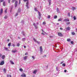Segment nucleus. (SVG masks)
<instances>
[{"label":"nucleus","instance_id":"35","mask_svg":"<svg viewBox=\"0 0 77 77\" xmlns=\"http://www.w3.org/2000/svg\"><path fill=\"white\" fill-rule=\"evenodd\" d=\"M20 44L19 43H18L17 44V47H19L20 46Z\"/></svg>","mask_w":77,"mask_h":77},{"label":"nucleus","instance_id":"11","mask_svg":"<svg viewBox=\"0 0 77 77\" xmlns=\"http://www.w3.org/2000/svg\"><path fill=\"white\" fill-rule=\"evenodd\" d=\"M10 62L11 63V64H12V65H14V63H13V62H12V60H10Z\"/></svg>","mask_w":77,"mask_h":77},{"label":"nucleus","instance_id":"10","mask_svg":"<svg viewBox=\"0 0 77 77\" xmlns=\"http://www.w3.org/2000/svg\"><path fill=\"white\" fill-rule=\"evenodd\" d=\"M27 56H25V57H23V58L24 60H26L27 59Z\"/></svg>","mask_w":77,"mask_h":77},{"label":"nucleus","instance_id":"55","mask_svg":"<svg viewBox=\"0 0 77 77\" xmlns=\"http://www.w3.org/2000/svg\"><path fill=\"white\" fill-rule=\"evenodd\" d=\"M33 26H35V23H33Z\"/></svg>","mask_w":77,"mask_h":77},{"label":"nucleus","instance_id":"19","mask_svg":"<svg viewBox=\"0 0 77 77\" xmlns=\"http://www.w3.org/2000/svg\"><path fill=\"white\" fill-rule=\"evenodd\" d=\"M77 18H76V17H75V16H74L73 17V19L74 20H75Z\"/></svg>","mask_w":77,"mask_h":77},{"label":"nucleus","instance_id":"41","mask_svg":"<svg viewBox=\"0 0 77 77\" xmlns=\"http://www.w3.org/2000/svg\"><path fill=\"white\" fill-rule=\"evenodd\" d=\"M36 42H37V43L38 44H40V42L38 41H37Z\"/></svg>","mask_w":77,"mask_h":77},{"label":"nucleus","instance_id":"33","mask_svg":"<svg viewBox=\"0 0 77 77\" xmlns=\"http://www.w3.org/2000/svg\"><path fill=\"white\" fill-rule=\"evenodd\" d=\"M15 1H16V0H12L11 1V2H12V3H14Z\"/></svg>","mask_w":77,"mask_h":77},{"label":"nucleus","instance_id":"9","mask_svg":"<svg viewBox=\"0 0 77 77\" xmlns=\"http://www.w3.org/2000/svg\"><path fill=\"white\" fill-rule=\"evenodd\" d=\"M3 5L4 6H6V2H3Z\"/></svg>","mask_w":77,"mask_h":77},{"label":"nucleus","instance_id":"42","mask_svg":"<svg viewBox=\"0 0 77 77\" xmlns=\"http://www.w3.org/2000/svg\"><path fill=\"white\" fill-rule=\"evenodd\" d=\"M49 5H51V1H48Z\"/></svg>","mask_w":77,"mask_h":77},{"label":"nucleus","instance_id":"39","mask_svg":"<svg viewBox=\"0 0 77 77\" xmlns=\"http://www.w3.org/2000/svg\"><path fill=\"white\" fill-rule=\"evenodd\" d=\"M62 65H63V66H65V64L64 63Z\"/></svg>","mask_w":77,"mask_h":77},{"label":"nucleus","instance_id":"27","mask_svg":"<svg viewBox=\"0 0 77 77\" xmlns=\"http://www.w3.org/2000/svg\"><path fill=\"white\" fill-rule=\"evenodd\" d=\"M26 40V38H22V41H24Z\"/></svg>","mask_w":77,"mask_h":77},{"label":"nucleus","instance_id":"63","mask_svg":"<svg viewBox=\"0 0 77 77\" xmlns=\"http://www.w3.org/2000/svg\"><path fill=\"white\" fill-rule=\"evenodd\" d=\"M39 24V23H38V22L37 23V25H38Z\"/></svg>","mask_w":77,"mask_h":77},{"label":"nucleus","instance_id":"61","mask_svg":"<svg viewBox=\"0 0 77 77\" xmlns=\"http://www.w3.org/2000/svg\"><path fill=\"white\" fill-rule=\"evenodd\" d=\"M9 39H8V40H7V41H8V42H9Z\"/></svg>","mask_w":77,"mask_h":77},{"label":"nucleus","instance_id":"36","mask_svg":"<svg viewBox=\"0 0 77 77\" xmlns=\"http://www.w3.org/2000/svg\"><path fill=\"white\" fill-rule=\"evenodd\" d=\"M50 17H51V16L50 15H48V18H50Z\"/></svg>","mask_w":77,"mask_h":77},{"label":"nucleus","instance_id":"31","mask_svg":"<svg viewBox=\"0 0 77 77\" xmlns=\"http://www.w3.org/2000/svg\"><path fill=\"white\" fill-rule=\"evenodd\" d=\"M34 27H35V29H38V26H36V25L35 26H34Z\"/></svg>","mask_w":77,"mask_h":77},{"label":"nucleus","instance_id":"38","mask_svg":"<svg viewBox=\"0 0 77 77\" xmlns=\"http://www.w3.org/2000/svg\"><path fill=\"white\" fill-rule=\"evenodd\" d=\"M17 12H18V13H20V9H18Z\"/></svg>","mask_w":77,"mask_h":77},{"label":"nucleus","instance_id":"49","mask_svg":"<svg viewBox=\"0 0 77 77\" xmlns=\"http://www.w3.org/2000/svg\"><path fill=\"white\" fill-rule=\"evenodd\" d=\"M46 24V23L45 22H43V24Z\"/></svg>","mask_w":77,"mask_h":77},{"label":"nucleus","instance_id":"54","mask_svg":"<svg viewBox=\"0 0 77 77\" xmlns=\"http://www.w3.org/2000/svg\"><path fill=\"white\" fill-rule=\"evenodd\" d=\"M19 4L20 5V3H21V0H19Z\"/></svg>","mask_w":77,"mask_h":77},{"label":"nucleus","instance_id":"8","mask_svg":"<svg viewBox=\"0 0 77 77\" xmlns=\"http://www.w3.org/2000/svg\"><path fill=\"white\" fill-rule=\"evenodd\" d=\"M71 30V28L68 27L66 28V30Z\"/></svg>","mask_w":77,"mask_h":77},{"label":"nucleus","instance_id":"45","mask_svg":"<svg viewBox=\"0 0 77 77\" xmlns=\"http://www.w3.org/2000/svg\"><path fill=\"white\" fill-rule=\"evenodd\" d=\"M38 15L39 17H41V14L40 13V12H38Z\"/></svg>","mask_w":77,"mask_h":77},{"label":"nucleus","instance_id":"12","mask_svg":"<svg viewBox=\"0 0 77 77\" xmlns=\"http://www.w3.org/2000/svg\"><path fill=\"white\" fill-rule=\"evenodd\" d=\"M75 9H76L74 7H73L72 8V9L73 10V11H74V10H75Z\"/></svg>","mask_w":77,"mask_h":77},{"label":"nucleus","instance_id":"20","mask_svg":"<svg viewBox=\"0 0 77 77\" xmlns=\"http://www.w3.org/2000/svg\"><path fill=\"white\" fill-rule=\"evenodd\" d=\"M28 5H29V0H28L27 2L26 3V6Z\"/></svg>","mask_w":77,"mask_h":77},{"label":"nucleus","instance_id":"44","mask_svg":"<svg viewBox=\"0 0 77 77\" xmlns=\"http://www.w3.org/2000/svg\"><path fill=\"white\" fill-rule=\"evenodd\" d=\"M68 16H69V17H70V13H69L68 14Z\"/></svg>","mask_w":77,"mask_h":77},{"label":"nucleus","instance_id":"1","mask_svg":"<svg viewBox=\"0 0 77 77\" xmlns=\"http://www.w3.org/2000/svg\"><path fill=\"white\" fill-rule=\"evenodd\" d=\"M4 64H5V61H2L0 63V65H3Z\"/></svg>","mask_w":77,"mask_h":77},{"label":"nucleus","instance_id":"37","mask_svg":"<svg viewBox=\"0 0 77 77\" xmlns=\"http://www.w3.org/2000/svg\"><path fill=\"white\" fill-rule=\"evenodd\" d=\"M72 35H75V33H74V32H72Z\"/></svg>","mask_w":77,"mask_h":77},{"label":"nucleus","instance_id":"52","mask_svg":"<svg viewBox=\"0 0 77 77\" xmlns=\"http://www.w3.org/2000/svg\"><path fill=\"white\" fill-rule=\"evenodd\" d=\"M12 45H13V47H15V45H14V44Z\"/></svg>","mask_w":77,"mask_h":77},{"label":"nucleus","instance_id":"34","mask_svg":"<svg viewBox=\"0 0 77 77\" xmlns=\"http://www.w3.org/2000/svg\"><path fill=\"white\" fill-rule=\"evenodd\" d=\"M34 9L35 11H38V10H37V8H34Z\"/></svg>","mask_w":77,"mask_h":77},{"label":"nucleus","instance_id":"29","mask_svg":"<svg viewBox=\"0 0 77 77\" xmlns=\"http://www.w3.org/2000/svg\"><path fill=\"white\" fill-rule=\"evenodd\" d=\"M57 12H59V8H57Z\"/></svg>","mask_w":77,"mask_h":77},{"label":"nucleus","instance_id":"7","mask_svg":"<svg viewBox=\"0 0 77 77\" xmlns=\"http://www.w3.org/2000/svg\"><path fill=\"white\" fill-rule=\"evenodd\" d=\"M22 77H26V75L25 73H23V74L21 75Z\"/></svg>","mask_w":77,"mask_h":77},{"label":"nucleus","instance_id":"64","mask_svg":"<svg viewBox=\"0 0 77 77\" xmlns=\"http://www.w3.org/2000/svg\"><path fill=\"white\" fill-rule=\"evenodd\" d=\"M18 39H20V37H18Z\"/></svg>","mask_w":77,"mask_h":77},{"label":"nucleus","instance_id":"21","mask_svg":"<svg viewBox=\"0 0 77 77\" xmlns=\"http://www.w3.org/2000/svg\"><path fill=\"white\" fill-rule=\"evenodd\" d=\"M69 24H70V22H67L66 23V24L67 25H69Z\"/></svg>","mask_w":77,"mask_h":77},{"label":"nucleus","instance_id":"4","mask_svg":"<svg viewBox=\"0 0 77 77\" xmlns=\"http://www.w3.org/2000/svg\"><path fill=\"white\" fill-rule=\"evenodd\" d=\"M3 9L1 8L0 10V15H2V14H3Z\"/></svg>","mask_w":77,"mask_h":77},{"label":"nucleus","instance_id":"58","mask_svg":"<svg viewBox=\"0 0 77 77\" xmlns=\"http://www.w3.org/2000/svg\"><path fill=\"white\" fill-rule=\"evenodd\" d=\"M18 13H16L15 16H17V15H18Z\"/></svg>","mask_w":77,"mask_h":77},{"label":"nucleus","instance_id":"15","mask_svg":"<svg viewBox=\"0 0 77 77\" xmlns=\"http://www.w3.org/2000/svg\"><path fill=\"white\" fill-rule=\"evenodd\" d=\"M36 72H37V70H34V71L33 72V74H36Z\"/></svg>","mask_w":77,"mask_h":77},{"label":"nucleus","instance_id":"62","mask_svg":"<svg viewBox=\"0 0 77 77\" xmlns=\"http://www.w3.org/2000/svg\"><path fill=\"white\" fill-rule=\"evenodd\" d=\"M42 30L43 32H44V30H43V29H42Z\"/></svg>","mask_w":77,"mask_h":77},{"label":"nucleus","instance_id":"16","mask_svg":"<svg viewBox=\"0 0 77 77\" xmlns=\"http://www.w3.org/2000/svg\"><path fill=\"white\" fill-rule=\"evenodd\" d=\"M67 41L68 42H69V41H71V39L70 38H68L67 39Z\"/></svg>","mask_w":77,"mask_h":77},{"label":"nucleus","instance_id":"22","mask_svg":"<svg viewBox=\"0 0 77 77\" xmlns=\"http://www.w3.org/2000/svg\"><path fill=\"white\" fill-rule=\"evenodd\" d=\"M7 11H8V9L7 8H6L5 11V13L6 14L7 13Z\"/></svg>","mask_w":77,"mask_h":77},{"label":"nucleus","instance_id":"13","mask_svg":"<svg viewBox=\"0 0 77 77\" xmlns=\"http://www.w3.org/2000/svg\"><path fill=\"white\" fill-rule=\"evenodd\" d=\"M11 51L12 52V53H16V52H17V50H15V51L12 50Z\"/></svg>","mask_w":77,"mask_h":77},{"label":"nucleus","instance_id":"60","mask_svg":"<svg viewBox=\"0 0 77 77\" xmlns=\"http://www.w3.org/2000/svg\"><path fill=\"white\" fill-rule=\"evenodd\" d=\"M24 1V2H26V1H27H27L28 0H23Z\"/></svg>","mask_w":77,"mask_h":77},{"label":"nucleus","instance_id":"53","mask_svg":"<svg viewBox=\"0 0 77 77\" xmlns=\"http://www.w3.org/2000/svg\"><path fill=\"white\" fill-rule=\"evenodd\" d=\"M66 71H67L66 70H65L64 71V72H66Z\"/></svg>","mask_w":77,"mask_h":77},{"label":"nucleus","instance_id":"5","mask_svg":"<svg viewBox=\"0 0 77 77\" xmlns=\"http://www.w3.org/2000/svg\"><path fill=\"white\" fill-rule=\"evenodd\" d=\"M63 21H65V22H66V21H69V19L66 18L64 19Z\"/></svg>","mask_w":77,"mask_h":77},{"label":"nucleus","instance_id":"26","mask_svg":"<svg viewBox=\"0 0 77 77\" xmlns=\"http://www.w3.org/2000/svg\"><path fill=\"white\" fill-rule=\"evenodd\" d=\"M57 18V16H55L54 17V19H56V18Z\"/></svg>","mask_w":77,"mask_h":77},{"label":"nucleus","instance_id":"28","mask_svg":"<svg viewBox=\"0 0 77 77\" xmlns=\"http://www.w3.org/2000/svg\"><path fill=\"white\" fill-rule=\"evenodd\" d=\"M7 77H12V76H11V75H8Z\"/></svg>","mask_w":77,"mask_h":77},{"label":"nucleus","instance_id":"43","mask_svg":"<svg viewBox=\"0 0 77 77\" xmlns=\"http://www.w3.org/2000/svg\"><path fill=\"white\" fill-rule=\"evenodd\" d=\"M32 57L33 59H35V57L34 56H32Z\"/></svg>","mask_w":77,"mask_h":77},{"label":"nucleus","instance_id":"14","mask_svg":"<svg viewBox=\"0 0 77 77\" xmlns=\"http://www.w3.org/2000/svg\"><path fill=\"white\" fill-rule=\"evenodd\" d=\"M5 55H2V59H5Z\"/></svg>","mask_w":77,"mask_h":77},{"label":"nucleus","instance_id":"24","mask_svg":"<svg viewBox=\"0 0 77 77\" xmlns=\"http://www.w3.org/2000/svg\"><path fill=\"white\" fill-rule=\"evenodd\" d=\"M11 43H9L8 44V46L9 47H10V46H11Z\"/></svg>","mask_w":77,"mask_h":77},{"label":"nucleus","instance_id":"2","mask_svg":"<svg viewBox=\"0 0 77 77\" xmlns=\"http://www.w3.org/2000/svg\"><path fill=\"white\" fill-rule=\"evenodd\" d=\"M40 51L41 53L43 52L42 51V46H41L40 47Z\"/></svg>","mask_w":77,"mask_h":77},{"label":"nucleus","instance_id":"40","mask_svg":"<svg viewBox=\"0 0 77 77\" xmlns=\"http://www.w3.org/2000/svg\"><path fill=\"white\" fill-rule=\"evenodd\" d=\"M24 32H22V34H23V36H24L25 35V34H24Z\"/></svg>","mask_w":77,"mask_h":77},{"label":"nucleus","instance_id":"32","mask_svg":"<svg viewBox=\"0 0 77 77\" xmlns=\"http://www.w3.org/2000/svg\"><path fill=\"white\" fill-rule=\"evenodd\" d=\"M4 1V0H0V3H1L2 2H3Z\"/></svg>","mask_w":77,"mask_h":77},{"label":"nucleus","instance_id":"48","mask_svg":"<svg viewBox=\"0 0 77 77\" xmlns=\"http://www.w3.org/2000/svg\"><path fill=\"white\" fill-rule=\"evenodd\" d=\"M8 3H10L11 2V0H8Z\"/></svg>","mask_w":77,"mask_h":77},{"label":"nucleus","instance_id":"50","mask_svg":"<svg viewBox=\"0 0 77 77\" xmlns=\"http://www.w3.org/2000/svg\"><path fill=\"white\" fill-rule=\"evenodd\" d=\"M60 30H63V28L61 27L60 28Z\"/></svg>","mask_w":77,"mask_h":77},{"label":"nucleus","instance_id":"30","mask_svg":"<svg viewBox=\"0 0 77 77\" xmlns=\"http://www.w3.org/2000/svg\"><path fill=\"white\" fill-rule=\"evenodd\" d=\"M7 18L8 16H6L4 17V18H5V19H6V18Z\"/></svg>","mask_w":77,"mask_h":77},{"label":"nucleus","instance_id":"25","mask_svg":"<svg viewBox=\"0 0 77 77\" xmlns=\"http://www.w3.org/2000/svg\"><path fill=\"white\" fill-rule=\"evenodd\" d=\"M33 40H34V41L35 42H36L37 41H36V39H35V38H33Z\"/></svg>","mask_w":77,"mask_h":77},{"label":"nucleus","instance_id":"23","mask_svg":"<svg viewBox=\"0 0 77 77\" xmlns=\"http://www.w3.org/2000/svg\"><path fill=\"white\" fill-rule=\"evenodd\" d=\"M3 71H4V72H5V73H6V69L4 68L3 69Z\"/></svg>","mask_w":77,"mask_h":77},{"label":"nucleus","instance_id":"3","mask_svg":"<svg viewBox=\"0 0 77 77\" xmlns=\"http://www.w3.org/2000/svg\"><path fill=\"white\" fill-rule=\"evenodd\" d=\"M58 35L59 36H63V35H62V34L60 32H58Z\"/></svg>","mask_w":77,"mask_h":77},{"label":"nucleus","instance_id":"51","mask_svg":"<svg viewBox=\"0 0 77 77\" xmlns=\"http://www.w3.org/2000/svg\"><path fill=\"white\" fill-rule=\"evenodd\" d=\"M2 54H0V57H2Z\"/></svg>","mask_w":77,"mask_h":77},{"label":"nucleus","instance_id":"46","mask_svg":"<svg viewBox=\"0 0 77 77\" xmlns=\"http://www.w3.org/2000/svg\"><path fill=\"white\" fill-rule=\"evenodd\" d=\"M5 50H8V48H5Z\"/></svg>","mask_w":77,"mask_h":77},{"label":"nucleus","instance_id":"18","mask_svg":"<svg viewBox=\"0 0 77 77\" xmlns=\"http://www.w3.org/2000/svg\"><path fill=\"white\" fill-rule=\"evenodd\" d=\"M62 19L61 18H60V19H59L58 20V21H62Z\"/></svg>","mask_w":77,"mask_h":77},{"label":"nucleus","instance_id":"47","mask_svg":"<svg viewBox=\"0 0 77 77\" xmlns=\"http://www.w3.org/2000/svg\"><path fill=\"white\" fill-rule=\"evenodd\" d=\"M71 43L72 44H74V42L73 41H71Z\"/></svg>","mask_w":77,"mask_h":77},{"label":"nucleus","instance_id":"6","mask_svg":"<svg viewBox=\"0 0 77 77\" xmlns=\"http://www.w3.org/2000/svg\"><path fill=\"white\" fill-rule=\"evenodd\" d=\"M18 3V1H16L15 2V7H17V6L18 5V4H17Z\"/></svg>","mask_w":77,"mask_h":77},{"label":"nucleus","instance_id":"56","mask_svg":"<svg viewBox=\"0 0 77 77\" xmlns=\"http://www.w3.org/2000/svg\"><path fill=\"white\" fill-rule=\"evenodd\" d=\"M27 54H28V53H26L25 54V55H27Z\"/></svg>","mask_w":77,"mask_h":77},{"label":"nucleus","instance_id":"57","mask_svg":"<svg viewBox=\"0 0 77 77\" xmlns=\"http://www.w3.org/2000/svg\"><path fill=\"white\" fill-rule=\"evenodd\" d=\"M26 7H27V9H29V7H28V5L27 6L26 5Z\"/></svg>","mask_w":77,"mask_h":77},{"label":"nucleus","instance_id":"59","mask_svg":"<svg viewBox=\"0 0 77 77\" xmlns=\"http://www.w3.org/2000/svg\"><path fill=\"white\" fill-rule=\"evenodd\" d=\"M42 34L43 35H45V34L44 33H43V32H42Z\"/></svg>","mask_w":77,"mask_h":77},{"label":"nucleus","instance_id":"17","mask_svg":"<svg viewBox=\"0 0 77 77\" xmlns=\"http://www.w3.org/2000/svg\"><path fill=\"white\" fill-rule=\"evenodd\" d=\"M19 70L20 71H21V72L23 71V69H22V68L20 69Z\"/></svg>","mask_w":77,"mask_h":77}]
</instances>
